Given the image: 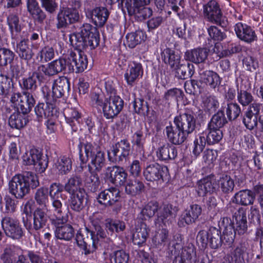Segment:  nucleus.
<instances>
[{"label":"nucleus","instance_id":"1","mask_svg":"<svg viewBox=\"0 0 263 263\" xmlns=\"http://www.w3.org/2000/svg\"><path fill=\"white\" fill-rule=\"evenodd\" d=\"M70 89L68 80L64 77H59L54 80L51 90L45 86L42 92L45 99L46 104L39 103L34 108L38 117L50 118L57 115L56 103L61 98L65 91Z\"/></svg>","mask_w":263,"mask_h":263},{"label":"nucleus","instance_id":"2","mask_svg":"<svg viewBox=\"0 0 263 263\" xmlns=\"http://www.w3.org/2000/svg\"><path fill=\"white\" fill-rule=\"evenodd\" d=\"M237 87V100L243 106L249 105L246 110L243 119V123L246 128L250 130L257 127L258 120L261 122V115L263 114V104L257 102L251 103L254 97L250 92L242 88V86Z\"/></svg>","mask_w":263,"mask_h":263},{"label":"nucleus","instance_id":"3","mask_svg":"<svg viewBox=\"0 0 263 263\" xmlns=\"http://www.w3.org/2000/svg\"><path fill=\"white\" fill-rule=\"evenodd\" d=\"M79 158L82 163L86 164L89 159L88 171L100 172L105 163L104 153L94 143L89 142H81L78 145Z\"/></svg>","mask_w":263,"mask_h":263},{"label":"nucleus","instance_id":"4","mask_svg":"<svg viewBox=\"0 0 263 263\" xmlns=\"http://www.w3.org/2000/svg\"><path fill=\"white\" fill-rule=\"evenodd\" d=\"M39 185L37 176L32 172H26L23 175H15L9 182V193L17 199H22L28 194L30 188Z\"/></svg>","mask_w":263,"mask_h":263},{"label":"nucleus","instance_id":"5","mask_svg":"<svg viewBox=\"0 0 263 263\" xmlns=\"http://www.w3.org/2000/svg\"><path fill=\"white\" fill-rule=\"evenodd\" d=\"M94 229L95 231H92L85 228L84 231H79L76 234L77 243L86 255L93 253L96 250L100 238L106 237V232L101 227Z\"/></svg>","mask_w":263,"mask_h":263},{"label":"nucleus","instance_id":"6","mask_svg":"<svg viewBox=\"0 0 263 263\" xmlns=\"http://www.w3.org/2000/svg\"><path fill=\"white\" fill-rule=\"evenodd\" d=\"M92 26L89 24H85L79 31L74 33L69 36L71 44L78 48L95 49L99 44V37L92 32Z\"/></svg>","mask_w":263,"mask_h":263},{"label":"nucleus","instance_id":"7","mask_svg":"<svg viewBox=\"0 0 263 263\" xmlns=\"http://www.w3.org/2000/svg\"><path fill=\"white\" fill-rule=\"evenodd\" d=\"M233 217L235 221V228L234 226H229L223 232V238L229 244L233 242L236 233L239 235H243L248 229L247 212L245 209L239 208Z\"/></svg>","mask_w":263,"mask_h":263},{"label":"nucleus","instance_id":"8","mask_svg":"<svg viewBox=\"0 0 263 263\" xmlns=\"http://www.w3.org/2000/svg\"><path fill=\"white\" fill-rule=\"evenodd\" d=\"M76 47L73 51L70 52L66 59L67 65L66 66L69 72H82L87 66V57L83 51L86 48Z\"/></svg>","mask_w":263,"mask_h":263},{"label":"nucleus","instance_id":"9","mask_svg":"<svg viewBox=\"0 0 263 263\" xmlns=\"http://www.w3.org/2000/svg\"><path fill=\"white\" fill-rule=\"evenodd\" d=\"M197 243L202 248H205L209 243L212 249H217L221 245V231L216 227H210L208 231H200L197 236Z\"/></svg>","mask_w":263,"mask_h":263},{"label":"nucleus","instance_id":"10","mask_svg":"<svg viewBox=\"0 0 263 263\" xmlns=\"http://www.w3.org/2000/svg\"><path fill=\"white\" fill-rule=\"evenodd\" d=\"M10 101L17 110L23 114H27L32 109L35 103V100L32 93L24 91L22 93H14Z\"/></svg>","mask_w":263,"mask_h":263},{"label":"nucleus","instance_id":"11","mask_svg":"<svg viewBox=\"0 0 263 263\" xmlns=\"http://www.w3.org/2000/svg\"><path fill=\"white\" fill-rule=\"evenodd\" d=\"M78 10L73 7L61 6L57 15L56 27L58 29L66 28L69 25L79 21Z\"/></svg>","mask_w":263,"mask_h":263},{"label":"nucleus","instance_id":"12","mask_svg":"<svg viewBox=\"0 0 263 263\" xmlns=\"http://www.w3.org/2000/svg\"><path fill=\"white\" fill-rule=\"evenodd\" d=\"M24 164L27 165H33L35 169L40 173L45 171L48 166V161L47 156L37 149H31L26 152L22 156Z\"/></svg>","mask_w":263,"mask_h":263},{"label":"nucleus","instance_id":"13","mask_svg":"<svg viewBox=\"0 0 263 263\" xmlns=\"http://www.w3.org/2000/svg\"><path fill=\"white\" fill-rule=\"evenodd\" d=\"M195 112L190 108H186L184 112L176 117L174 123L176 126L182 130L187 136L192 133L196 127Z\"/></svg>","mask_w":263,"mask_h":263},{"label":"nucleus","instance_id":"14","mask_svg":"<svg viewBox=\"0 0 263 263\" xmlns=\"http://www.w3.org/2000/svg\"><path fill=\"white\" fill-rule=\"evenodd\" d=\"M1 224L6 236L13 239L20 240L25 235L20 222L15 218L6 216L2 219Z\"/></svg>","mask_w":263,"mask_h":263},{"label":"nucleus","instance_id":"15","mask_svg":"<svg viewBox=\"0 0 263 263\" xmlns=\"http://www.w3.org/2000/svg\"><path fill=\"white\" fill-rule=\"evenodd\" d=\"M130 145L127 140H121L108 151V159L113 162L122 161L129 155Z\"/></svg>","mask_w":263,"mask_h":263},{"label":"nucleus","instance_id":"16","mask_svg":"<svg viewBox=\"0 0 263 263\" xmlns=\"http://www.w3.org/2000/svg\"><path fill=\"white\" fill-rule=\"evenodd\" d=\"M143 68L138 62L130 61L125 71L124 78L128 86H133L143 76Z\"/></svg>","mask_w":263,"mask_h":263},{"label":"nucleus","instance_id":"17","mask_svg":"<svg viewBox=\"0 0 263 263\" xmlns=\"http://www.w3.org/2000/svg\"><path fill=\"white\" fill-rule=\"evenodd\" d=\"M143 174L147 181H154L163 180L168 174V170L166 166L156 163L146 166Z\"/></svg>","mask_w":263,"mask_h":263},{"label":"nucleus","instance_id":"18","mask_svg":"<svg viewBox=\"0 0 263 263\" xmlns=\"http://www.w3.org/2000/svg\"><path fill=\"white\" fill-rule=\"evenodd\" d=\"M123 105L124 101L119 96H110L102 110L104 116L107 119H113L121 112Z\"/></svg>","mask_w":263,"mask_h":263},{"label":"nucleus","instance_id":"19","mask_svg":"<svg viewBox=\"0 0 263 263\" xmlns=\"http://www.w3.org/2000/svg\"><path fill=\"white\" fill-rule=\"evenodd\" d=\"M48 216L41 209H37L33 214V228L31 230L36 239H40L41 233L45 231V228L48 221Z\"/></svg>","mask_w":263,"mask_h":263},{"label":"nucleus","instance_id":"20","mask_svg":"<svg viewBox=\"0 0 263 263\" xmlns=\"http://www.w3.org/2000/svg\"><path fill=\"white\" fill-rule=\"evenodd\" d=\"M204 16L210 22L218 25H222V13L218 4L214 0L209 2L203 6Z\"/></svg>","mask_w":263,"mask_h":263},{"label":"nucleus","instance_id":"21","mask_svg":"<svg viewBox=\"0 0 263 263\" xmlns=\"http://www.w3.org/2000/svg\"><path fill=\"white\" fill-rule=\"evenodd\" d=\"M196 191L199 196L216 193L218 191L217 181L210 176L203 178L198 181Z\"/></svg>","mask_w":263,"mask_h":263},{"label":"nucleus","instance_id":"22","mask_svg":"<svg viewBox=\"0 0 263 263\" xmlns=\"http://www.w3.org/2000/svg\"><path fill=\"white\" fill-rule=\"evenodd\" d=\"M120 198L119 189L111 187L102 191L98 196V202L105 206H111L119 201Z\"/></svg>","mask_w":263,"mask_h":263},{"label":"nucleus","instance_id":"23","mask_svg":"<svg viewBox=\"0 0 263 263\" xmlns=\"http://www.w3.org/2000/svg\"><path fill=\"white\" fill-rule=\"evenodd\" d=\"M234 27L236 34L240 40L247 43H251L256 40L255 32L250 26L239 22Z\"/></svg>","mask_w":263,"mask_h":263},{"label":"nucleus","instance_id":"24","mask_svg":"<svg viewBox=\"0 0 263 263\" xmlns=\"http://www.w3.org/2000/svg\"><path fill=\"white\" fill-rule=\"evenodd\" d=\"M209 52V50L206 48H196L187 50L184 53V58L186 61L199 64L205 61Z\"/></svg>","mask_w":263,"mask_h":263},{"label":"nucleus","instance_id":"25","mask_svg":"<svg viewBox=\"0 0 263 263\" xmlns=\"http://www.w3.org/2000/svg\"><path fill=\"white\" fill-rule=\"evenodd\" d=\"M201 213L202 208L200 205L197 204H192L182 214L179 223H182V224H183L182 221L187 224L195 223L201 214Z\"/></svg>","mask_w":263,"mask_h":263},{"label":"nucleus","instance_id":"26","mask_svg":"<svg viewBox=\"0 0 263 263\" xmlns=\"http://www.w3.org/2000/svg\"><path fill=\"white\" fill-rule=\"evenodd\" d=\"M164 131L168 140L175 145L182 144L188 136L182 130L172 125L166 126Z\"/></svg>","mask_w":263,"mask_h":263},{"label":"nucleus","instance_id":"27","mask_svg":"<svg viewBox=\"0 0 263 263\" xmlns=\"http://www.w3.org/2000/svg\"><path fill=\"white\" fill-rule=\"evenodd\" d=\"M177 148L169 144L159 147L156 151L157 158L162 161L174 160L177 156Z\"/></svg>","mask_w":263,"mask_h":263},{"label":"nucleus","instance_id":"28","mask_svg":"<svg viewBox=\"0 0 263 263\" xmlns=\"http://www.w3.org/2000/svg\"><path fill=\"white\" fill-rule=\"evenodd\" d=\"M86 199V193L84 189H80L75 193L70 194L69 199V206L76 212L81 211L84 207V201Z\"/></svg>","mask_w":263,"mask_h":263},{"label":"nucleus","instance_id":"29","mask_svg":"<svg viewBox=\"0 0 263 263\" xmlns=\"http://www.w3.org/2000/svg\"><path fill=\"white\" fill-rule=\"evenodd\" d=\"M109 181L116 185H124L127 177V174L123 167L115 166L108 167Z\"/></svg>","mask_w":263,"mask_h":263},{"label":"nucleus","instance_id":"30","mask_svg":"<svg viewBox=\"0 0 263 263\" xmlns=\"http://www.w3.org/2000/svg\"><path fill=\"white\" fill-rule=\"evenodd\" d=\"M109 15L108 10L104 7H98L90 13L92 22L97 27H102L106 22Z\"/></svg>","mask_w":263,"mask_h":263},{"label":"nucleus","instance_id":"31","mask_svg":"<svg viewBox=\"0 0 263 263\" xmlns=\"http://www.w3.org/2000/svg\"><path fill=\"white\" fill-rule=\"evenodd\" d=\"M161 56L163 62L172 69L177 67L180 63V55L171 48L164 49L161 53Z\"/></svg>","mask_w":263,"mask_h":263},{"label":"nucleus","instance_id":"32","mask_svg":"<svg viewBox=\"0 0 263 263\" xmlns=\"http://www.w3.org/2000/svg\"><path fill=\"white\" fill-rule=\"evenodd\" d=\"M149 229L144 223L137 225L133 234V242L135 245L141 246L145 243L148 236Z\"/></svg>","mask_w":263,"mask_h":263},{"label":"nucleus","instance_id":"33","mask_svg":"<svg viewBox=\"0 0 263 263\" xmlns=\"http://www.w3.org/2000/svg\"><path fill=\"white\" fill-rule=\"evenodd\" d=\"M67 60L65 58H59L48 63L44 67L42 68L46 72L49 77H51L66 70L67 68Z\"/></svg>","mask_w":263,"mask_h":263},{"label":"nucleus","instance_id":"34","mask_svg":"<svg viewBox=\"0 0 263 263\" xmlns=\"http://www.w3.org/2000/svg\"><path fill=\"white\" fill-rule=\"evenodd\" d=\"M27 7L30 14L38 23H43L46 18L45 12L40 8L36 0H27Z\"/></svg>","mask_w":263,"mask_h":263},{"label":"nucleus","instance_id":"35","mask_svg":"<svg viewBox=\"0 0 263 263\" xmlns=\"http://www.w3.org/2000/svg\"><path fill=\"white\" fill-rule=\"evenodd\" d=\"M145 141L143 133L141 130L137 131L132 136V142L136 147L137 157L141 160H143L145 158L144 148Z\"/></svg>","mask_w":263,"mask_h":263},{"label":"nucleus","instance_id":"36","mask_svg":"<svg viewBox=\"0 0 263 263\" xmlns=\"http://www.w3.org/2000/svg\"><path fill=\"white\" fill-rule=\"evenodd\" d=\"M64 115L66 122L69 124L73 130H77V125L80 123L81 114L76 108H67L64 110Z\"/></svg>","mask_w":263,"mask_h":263},{"label":"nucleus","instance_id":"37","mask_svg":"<svg viewBox=\"0 0 263 263\" xmlns=\"http://www.w3.org/2000/svg\"><path fill=\"white\" fill-rule=\"evenodd\" d=\"M172 209V206L170 205H164L162 209H160L158 213L156 223L161 222L165 226L170 224L175 218V215L173 213Z\"/></svg>","mask_w":263,"mask_h":263},{"label":"nucleus","instance_id":"38","mask_svg":"<svg viewBox=\"0 0 263 263\" xmlns=\"http://www.w3.org/2000/svg\"><path fill=\"white\" fill-rule=\"evenodd\" d=\"M176 257L185 263H196L197 254L195 246L192 243L189 244L182 249L180 255Z\"/></svg>","mask_w":263,"mask_h":263},{"label":"nucleus","instance_id":"39","mask_svg":"<svg viewBox=\"0 0 263 263\" xmlns=\"http://www.w3.org/2000/svg\"><path fill=\"white\" fill-rule=\"evenodd\" d=\"M234 198L236 203L245 206L252 204L255 198L252 192L249 190L239 191Z\"/></svg>","mask_w":263,"mask_h":263},{"label":"nucleus","instance_id":"40","mask_svg":"<svg viewBox=\"0 0 263 263\" xmlns=\"http://www.w3.org/2000/svg\"><path fill=\"white\" fill-rule=\"evenodd\" d=\"M105 226L107 233L110 235L114 233H120L126 228L124 221L111 218H108L105 220Z\"/></svg>","mask_w":263,"mask_h":263},{"label":"nucleus","instance_id":"41","mask_svg":"<svg viewBox=\"0 0 263 263\" xmlns=\"http://www.w3.org/2000/svg\"><path fill=\"white\" fill-rule=\"evenodd\" d=\"M53 208L54 215L58 223H65L68 220V216L65 211H63L62 203L59 199H51Z\"/></svg>","mask_w":263,"mask_h":263},{"label":"nucleus","instance_id":"42","mask_svg":"<svg viewBox=\"0 0 263 263\" xmlns=\"http://www.w3.org/2000/svg\"><path fill=\"white\" fill-rule=\"evenodd\" d=\"M16 52L20 58L29 61L33 55L32 48L28 44L27 40H23L16 45Z\"/></svg>","mask_w":263,"mask_h":263},{"label":"nucleus","instance_id":"43","mask_svg":"<svg viewBox=\"0 0 263 263\" xmlns=\"http://www.w3.org/2000/svg\"><path fill=\"white\" fill-rule=\"evenodd\" d=\"M25 115L18 110L13 112L9 119V125L12 128L16 129H20L23 127L28 121Z\"/></svg>","mask_w":263,"mask_h":263},{"label":"nucleus","instance_id":"44","mask_svg":"<svg viewBox=\"0 0 263 263\" xmlns=\"http://www.w3.org/2000/svg\"><path fill=\"white\" fill-rule=\"evenodd\" d=\"M218 190L224 194H229L233 191L235 184L233 179L228 175H221L217 181Z\"/></svg>","mask_w":263,"mask_h":263},{"label":"nucleus","instance_id":"45","mask_svg":"<svg viewBox=\"0 0 263 263\" xmlns=\"http://www.w3.org/2000/svg\"><path fill=\"white\" fill-rule=\"evenodd\" d=\"M74 231L70 224L57 227L55 230V236L59 239L69 240L74 236Z\"/></svg>","mask_w":263,"mask_h":263},{"label":"nucleus","instance_id":"46","mask_svg":"<svg viewBox=\"0 0 263 263\" xmlns=\"http://www.w3.org/2000/svg\"><path fill=\"white\" fill-rule=\"evenodd\" d=\"M7 23L12 36L16 35L21 31L19 17L16 12L10 13L8 15Z\"/></svg>","mask_w":263,"mask_h":263},{"label":"nucleus","instance_id":"47","mask_svg":"<svg viewBox=\"0 0 263 263\" xmlns=\"http://www.w3.org/2000/svg\"><path fill=\"white\" fill-rule=\"evenodd\" d=\"M206 134L207 143L209 145L218 143L223 137V133L220 129L209 127L203 132Z\"/></svg>","mask_w":263,"mask_h":263},{"label":"nucleus","instance_id":"48","mask_svg":"<svg viewBox=\"0 0 263 263\" xmlns=\"http://www.w3.org/2000/svg\"><path fill=\"white\" fill-rule=\"evenodd\" d=\"M201 76L203 82L212 88H216L220 84V78L215 72L206 70L203 71Z\"/></svg>","mask_w":263,"mask_h":263},{"label":"nucleus","instance_id":"49","mask_svg":"<svg viewBox=\"0 0 263 263\" xmlns=\"http://www.w3.org/2000/svg\"><path fill=\"white\" fill-rule=\"evenodd\" d=\"M173 69L176 70L177 74L181 79H186L191 77L195 71L194 66L189 63L186 65L180 63L177 67H174Z\"/></svg>","mask_w":263,"mask_h":263},{"label":"nucleus","instance_id":"50","mask_svg":"<svg viewBox=\"0 0 263 263\" xmlns=\"http://www.w3.org/2000/svg\"><path fill=\"white\" fill-rule=\"evenodd\" d=\"M96 171H89L85 179V182L89 190L92 192H96L100 185V182Z\"/></svg>","mask_w":263,"mask_h":263},{"label":"nucleus","instance_id":"51","mask_svg":"<svg viewBox=\"0 0 263 263\" xmlns=\"http://www.w3.org/2000/svg\"><path fill=\"white\" fill-rule=\"evenodd\" d=\"M144 187L143 183L137 180H130L125 185V192L132 196L139 194Z\"/></svg>","mask_w":263,"mask_h":263},{"label":"nucleus","instance_id":"52","mask_svg":"<svg viewBox=\"0 0 263 263\" xmlns=\"http://www.w3.org/2000/svg\"><path fill=\"white\" fill-rule=\"evenodd\" d=\"M56 167L59 174L62 175L66 174L72 168V161L68 157L62 156L58 160L56 163Z\"/></svg>","mask_w":263,"mask_h":263},{"label":"nucleus","instance_id":"53","mask_svg":"<svg viewBox=\"0 0 263 263\" xmlns=\"http://www.w3.org/2000/svg\"><path fill=\"white\" fill-rule=\"evenodd\" d=\"M145 36L142 31L128 33L126 36L127 44L129 48H133L144 40Z\"/></svg>","mask_w":263,"mask_h":263},{"label":"nucleus","instance_id":"54","mask_svg":"<svg viewBox=\"0 0 263 263\" xmlns=\"http://www.w3.org/2000/svg\"><path fill=\"white\" fill-rule=\"evenodd\" d=\"M21 87L24 91L30 90L33 91L37 88V82L34 76L32 73H30L28 77L23 78L20 82Z\"/></svg>","mask_w":263,"mask_h":263},{"label":"nucleus","instance_id":"55","mask_svg":"<svg viewBox=\"0 0 263 263\" xmlns=\"http://www.w3.org/2000/svg\"><path fill=\"white\" fill-rule=\"evenodd\" d=\"M227 123L223 111H219L213 115L208 124L209 127L212 128H216L220 129Z\"/></svg>","mask_w":263,"mask_h":263},{"label":"nucleus","instance_id":"56","mask_svg":"<svg viewBox=\"0 0 263 263\" xmlns=\"http://www.w3.org/2000/svg\"><path fill=\"white\" fill-rule=\"evenodd\" d=\"M21 251L18 247L10 246L6 247L3 254L1 255V258L3 263H13L15 255L16 252Z\"/></svg>","mask_w":263,"mask_h":263},{"label":"nucleus","instance_id":"57","mask_svg":"<svg viewBox=\"0 0 263 263\" xmlns=\"http://www.w3.org/2000/svg\"><path fill=\"white\" fill-rule=\"evenodd\" d=\"M206 134L203 132L199 134L194 141L193 153L197 157L203 151L206 142Z\"/></svg>","mask_w":263,"mask_h":263},{"label":"nucleus","instance_id":"58","mask_svg":"<svg viewBox=\"0 0 263 263\" xmlns=\"http://www.w3.org/2000/svg\"><path fill=\"white\" fill-rule=\"evenodd\" d=\"M158 204L156 202H148L141 210V218L142 220H146L152 217L158 211Z\"/></svg>","mask_w":263,"mask_h":263},{"label":"nucleus","instance_id":"59","mask_svg":"<svg viewBox=\"0 0 263 263\" xmlns=\"http://www.w3.org/2000/svg\"><path fill=\"white\" fill-rule=\"evenodd\" d=\"M80 183V177L77 176H72L69 179L64 187L65 190L70 195L77 192L80 189H83L79 187Z\"/></svg>","mask_w":263,"mask_h":263},{"label":"nucleus","instance_id":"60","mask_svg":"<svg viewBox=\"0 0 263 263\" xmlns=\"http://www.w3.org/2000/svg\"><path fill=\"white\" fill-rule=\"evenodd\" d=\"M169 249L172 254L177 255L183 248L182 237L179 234H176L168 243Z\"/></svg>","mask_w":263,"mask_h":263},{"label":"nucleus","instance_id":"61","mask_svg":"<svg viewBox=\"0 0 263 263\" xmlns=\"http://www.w3.org/2000/svg\"><path fill=\"white\" fill-rule=\"evenodd\" d=\"M219 105V102L214 96H209L203 99L202 107L210 112L215 111L218 108Z\"/></svg>","mask_w":263,"mask_h":263},{"label":"nucleus","instance_id":"62","mask_svg":"<svg viewBox=\"0 0 263 263\" xmlns=\"http://www.w3.org/2000/svg\"><path fill=\"white\" fill-rule=\"evenodd\" d=\"M34 199L37 204L46 206L48 202V189L43 187L39 189L35 194Z\"/></svg>","mask_w":263,"mask_h":263},{"label":"nucleus","instance_id":"63","mask_svg":"<svg viewBox=\"0 0 263 263\" xmlns=\"http://www.w3.org/2000/svg\"><path fill=\"white\" fill-rule=\"evenodd\" d=\"M14 53L9 49L0 48V66H6L11 63L14 59Z\"/></svg>","mask_w":263,"mask_h":263},{"label":"nucleus","instance_id":"64","mask_svg":"<svg viewBox=\"0 0 263 263\" xmlns=\"http://www.w3.org/2000/svg\"><path fill=\"white\" fill-rule=\"evenodd\" d=\"M247 250L245 245L240 244L232 253V260L235 263H244V255Z\"/></svg>","mask_w":263,"mask_h":263}]
</instances>
